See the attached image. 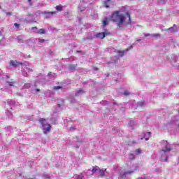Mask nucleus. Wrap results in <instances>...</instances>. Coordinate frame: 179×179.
Listing matches in <instances>:
<instances>
[{"instance_id": "54", "label": "nucleus", "mask_w": 179, "mask_h": 179, "mask_svg": "<svg viewBox=\"0 0 179 179\" xmlns=\"http://www.w3.org/2000/svg\"><path fill=\"white\" fill-rule=\"evenodd\" d=\"M178 122H175L176 125H178V124H177Z\"/></svg>"}, {"instance_id": "27", "label": "nucleus", "mask_w": 179, "mask_h": 179, "mask_svg": "<svg viewBox=\"0 0 179 179\" xmlns=\"http://www.w3.org/2000/svg\"><path fill=\"white\" fill-rule=\"evenodd\" d=\"M43 179H51V177L50 175H43Z\"/></svg>"}, {"instance_id": "29", "label": "nucleus", "mask_w": 179, "mask_h": 179, "mask_svg": "<svg viewBox=\"0 0 179 179\" xmlns=\"http://www.w3.org/2000/svg\"><path fill=\"white\" fill-rule=\"evenodd\" d=\"M7 83H8L9 86H13V85H15V81H8Z\"/></svg>"}, {"instance_id": "42", "label": "nucleus", "mask_w": 179, "mask_h": 179, "mask_svg": "<svg viewBox=\"0 0 179 179\" xmlns=\"http://www.w3.org/2000/svg\"><path fill=\"white\" fill-rule=\"evenodd\" d=\"M54 75H55V74L52 75L51 73H48V76L54 77Z\"/></svg>"}, {"instance_id": "55", "label": "nucleus", "mask_w": 179, "mask_h": 179, "mask_svg": "<svg viewBox=\"0 0 179 179\" xmlns=\"http://www.w3.org/2000/svg\"><path fill=\"white\" fill-rule=\"evenodd\" d=\"M28 2H31V0H28Z\"/></svg>"}, {"instance_id": "36", "label": "nucleus", "mask_w": 179, "mask_h": 179, "mask_svg": "<svg viewBox=\"0 0 179 179\" xmlns=\"http://www.w3.org/2000/svg\"><path fill=\"white\" fill-rule=\"evenodd\" d=\"M26 70L27 71V72H33V70L29 67H26Z\"/></svg>"}, {"instance_id": "22", "label": "nucleus", "mask_w": 179, "mask_h": 179, "mask_svg": "<svg viewBox=\"0 0 179 179\" xmlns=\"http://www.w3.org/2000/svg\"><path fill=\"white\" fill-rule=\"evenodd\" d=\"M17 38H18V43H23V38H24L23 36H20L17 37Z\"/></svg>"}, {"instance_id": "6", "label": "nucleus", "mask_w": 179, "mask_h": 179, "mask_svg": "<svg viewBox=\"0 0 179 179\" xmlns=\"http://www.w3.org/2000/svg\"><path fill=\"white\" fill-rule=\"evenodd\" d=\"M92 174H94V173H96L99 177H103L106 173V169H100L99 166H96L92 169Z\"/></svg>"}, {"instance_id": "50", "label": "nucleus", "mask_w": 179, "mask_h": 179, "mask_svg": "<svg viewBox=\"0 0 179 179\" xmlns=\"http://www.w3.org/2000/svg\"><path fill=\"white\" fill-rule=\"evenodd\" d=\"M83 2H85V1H82V3H81V6H83Z\"/></svg>"}, {"instance_id": "53", "label": "nucleus", "mask_w": 179, "mask_h": 179, "mask_svg": "<svg viewBox=\"0 0 179 179\" xmlns=\"http://www.w3.org/2000/svg\"><path fill=\"white\" fill-rule=\"evenodd\" d=\"M76 52H82V51H80V50H78V51H77Z\"/></svg>"}, {"instance_id": "4", "label": "nucleus", "mask_w": 179, "mask_h": 179, "mask_svg": "<svg viewBox=\"0 0 179 179\" xmlns=\"http://www.w3.org/2000/svg\"><path fill=\"white\" fill-rule=\"evenodd\" d=\"M136 170H138V169L128 171H126L124 170H120L118 179H127V177H128V176H131V174H132V173H134V171H135Z\"/></svg>"}, {"instance_id": "51", "label": "nucleus", "mask_w": 179, "mask_h": 179, "mask_svg": "<svg viewBox=\"0 0 179 179\" xmlns=\"http://www.w3.org/2000/svg\"><path fill=\"white\" fill-rule=\"evenodd\" d=\"M32 29H35L36 30H37L36 27H32Z\"/></svg>"}, {"instance_id": "7", "label": "nucleus", "mask_w": 179, "mask_h": 179, "mask_svg": "<svg viewBox=\"0 0 179 179\" xmlns=\"http://www.w3.org/2000/svg\"><path fill=\"white\" fill-rule=\"evenodd\" d=\"M41 15H45V19H50L52 16H54L57 12H51V11H43L41 13Z\"/></svg>"}, {"instance_id": "12", "label": "nucleus", "mask_w": 179, "mask_h": 179, "mask_svg": "<svg viewBox=\"0 0 179 179\" xmlns=\"http://www.w3.org/2000/svg\"><path fill=\"white\" fill-rule=\"evenodd\" d=\"M76 66H77L76 64H71L69 66V71H71V72L75 71V69H76Z\"/></svg>"}, {"instance_id": "37", "label": "nucleus", "mask_w": 179, "mask_h": 179, "mask_svg": "<svg viewBox=\"0 0 179 179\" xmlns=\"http://www.w3.org/2000/svg\"><path fill=\"white\" fill-rule=\"evenodd\" d=\"M102 104H103V106H107V104H108V101H102Z\"/></svg>"}, {"instance_id": "52", "label": "nucleus", "mask_w": 179, "mask_h": 179, "mask_svg": "<svg viewBox=\"0 0 179 179\" xmlns=\"http://www.w3.org/2000/svg\"><path fill=\"white\" fill-rule=\"evenodd\" d=\"M137 41H142V40L141 39H138V40H137Z\"/></svg>"}, {"instance_id": "58", "label": "nucleus", "mask_w": 179, "mask_h": 179, "mask_svg": "<svg viewBox=\"0 0 179 179\" xmlns=\"http://www.w3.org/2000/svg\"><path fill=\"white\" fill-rule=\"evenodd\" d=\"M78 142H82V141H78Z\"/></svg>"}, {"instance_id": "14", "label": "nucleus", "mask_w": 179, "mask_h": 179, "mask_svg": "<svg viewBox=\"0 0 179 179\" xmlns=\"http://www.w3.org/2000/svg\"><path fill=\"white\" fill-rule=\"evenodd\" d=\"M83 93H85V91H84V90H79L78 91H77V92H76L75 96H82V94H83Z\"/></svg>"}, {"instance_id": "47", "label": "nucleus", "mask_w": 179, "mask_h": 179, "mask_svg": "<svg viewBox=\"0 0 179 179\" xmlns=\"http://www.w3.org/2000/svg\"><path fill=\"white\" fill-rule=\"evenodd\" d=\"M35 92H40V89H36Z\"/></svg>"}, {"instance_id": "11", "label": "nucleus", "mask_w": 179, "mask_h": 179, "mask_svg": "<svg viewBox=\"0 0 179 179\" xmlns=\"http://www.w3.org/2000/svg\"><path fill=\"white\" fill-rule=\"evenodd\" d=\"M38 83L40 84H44L45 83V78H39L36 83H35V86H37V85H38Z\"/></svg>"}, {"instance_id": "33", "label": "nucleus", "mask_w": 179, "mask_h": 179, "mask_svg": "<svg viewBox=\"0 0 179 179\" xmlns=\"http://www.w3.org/2000/svg\"><path fill=\"white\" fill-rule=\"evenodd\" d=\"M118 53H119V57H124V52L118 51Z\"/></svg>"}, {"instance_id": "44", "label": "nucleus", "mask_w": 179, "mask_h": 179, "mask_svg": "<svg viewBox=\"0 0 179 179\" xmlns=\"http://www.w3.org/2000/svg\"><path fill=\"white\" fill-rule=\"evenodd\" d=\"M129 157H130V159H134V155L131 154V155H129Z\"/></svg>"}, {"instance_id": "10", "label": "nucleus", "mask_w": 179, "mask_h": 179, "mask_svg": "<svg viewBox=\"0 0 179 179\" xmlns=\"http://www.w3.org/2000/svg\"><path fill=\"white\" fill-rule=\"evenodd\" d=\"M7 103V106H8L9 107H10V110H12V106H15V101L14 100L12 99H8L6 101Z\"/></svg>"}, {"instance_id": "30", "label": "nucleus", "mask_w": 179, "mask_h": 179, "mask_svg": "<svg viewBox=\"0 0 179 179\" xmlns=\"http://www.w3.org/2000/svg\"><path fill=\"white\" fill-rule=\"evenodd\" d=\"M23 76H27V71L26 70H22Z\"/></svg>"}, {"instance_id": "41", "label": "nucleus", "mask_w": 179, "mask_h": 179, "mask_svg": "<svg viewBox=\"0 0 179 179\" xmlns=\"http://www.w3.org/2000/svg\"><path fill=\"white\" fill-rule=\"evenodd\" d=\"M6 15H9V16H11L12 13L6 12Z\"/></svg>"}, {"instance_id": "5", "label": "nucleus", "mask_w": 179, "mask_h": 179, "mask_svg": "<svg viewBox=\"0 0 179 179\" xmlns=\"http://www.w3.org/2000/svg\"><path fill=\"white\" fill-rule=\"evenodd\" d=\"M108 34H110V33L108 32H100L98 34L94 33L92 34L90 36H88L87 38L92 40V38H104V37H106V36H108Z\"/></svg>"}, {"instance_id": "56", "label": "nucleus", "mask_w": 179, "mask_h": 179, "mask_svg": "<svg viewBox=\"0 0 179 179\" xmlns=\"http://www.w3.org/2000/svg\"><path fill=\"white\" fill-rule=\"evenodd\" d=\"M29 17H31V15H29Z\"/></svg>"}, {"instance_id": "9", "label": "nucleus", "mask_w": 179, "mask_h": 179, "mask_svg": "<svg viewBox=\"0 0 179 179\" xmlns=\"http://www.w3.org/2000/svg\"><path fill=\"white\" fill-rule=\"evenodd\" d=\"M10 66H18V65H24V64L20 62H17V61H13V60H10L9 62Z\"/></svg>"}, {"instance_id": "1", "label": "nucleus", "mask_w": 179, "mask_h": 179, "mask_svg": "<svg viewBox=\"0 0 179 179\" xmlns=\"http://www.w3.org/2000/svg\"><path fill=\"white\" fill-rule=\"evenodd\" d=\"M111 20L117 23L118 27H122V24H131V14L126 13L120 14V11H115L111 15Z\"/></svg>"}, {"instance_id": "18", "label": "nucleus", "mask_w": 179, "mask_h": 179, "mask_svg": "<svg viewBox=\"0 0 179 179\" xmlns=\"http://www.w3.org/2000/svg\"><path fill=\"white\" fill-rule=\"evenodd\" d=\"M146 104V102L145 101H139L137 103L138 107H143Z\"/></svg>"}, {"instance_id": "35", "label": "nucleus", "mask_w": 179, "mask_h": 179, "mask_svg": "<svg viewBox=\"0 0 179 179\" xmlns=\"http://www.w3.org/2000/svg\"><path fill=\"white\" fill-rule=\"evenodd\" d=\"M14 26H15V27H16L17 29H19V27H20V24H18V23H15V24H14Z\"/></svg>"}, {"instance_id": "39", "label": "nucleus", "mask_w": 179, "mask_h": 179, "mask_svg": "<svg viewBox=\"0 0 179 179\" xmlns=\"http://www.w3.org/2000/svg\"><path fill=\"white\" fill-rule=\"evenodd\" d=\"M139 153H141V150L139 149L136 150V155H139Z\"/></svg>"}, {"instance_id": "38", "label": "nucleus", "mask_w": 179, "mask_h": 179, "mask_svg": "<svg viewBox=\"0 0 179 179\" xmlns=\"http://www.w3.org/2000/svg\"><path fill=\"white\" fill-rule=\"evenodd\" d=\"M79 8L80 9V11H81V12H83V10H85V9H86V8H85V7H80V6H79Z\"/></svg>"}, {"instance_id": "26", "label": "nucleus", "mask_w": 179, "mask_h": 179, "mask_svg": "<svg viewBox=\"0 0 179 179\" xmlns=\"http://www.w3.org/2000/svg\"><path fill=\"white\" fill-rule=\"evenodd\" d=\"M54 90H59V89H62V86H55L53 87Z\"/></svg>"}, {"instance_id": "20", "label": "nucleus", "mask_w": 179, "mask_h": 179, "mask_svg": "<svg viewBox=\"0 0 179 179\" xmlns=\"http://www.w3.org/2000/svg\"><path fill=\"white\" fill-rule=\"evenodd\" d=\"M38 33L39 34H45V30H44V29H41L38 30Z\"/></svg>"}, {"instance_id": "3", "label": "nucleus", "mask_w": 179, "mask_h": 179, "mask_svg": "<svg viewBox=\"0 0 179 179\" xmlns=\"http://www.w3.org/2000/svg\"><path fill=\"white\" fill-rule=\"evenodd\" d=\"M39 122L41 124L43 134L46 135V134H48L51 131V124H48L45 119L41 118Z\"/></svg>"}, {"instance_id": "32", "label": "nucleus", "mask_w": 179, "mask_h": 179, "mask_svg": "<svg viewBox=\"0 0 179 179\" xmlns=\"http://www.w3.org/2000/svg\"><path fill=\"white\" fill-rule=\"evenodd\" d=\"M143 35L145 37H152V34H150L144 33Z\"/></svg>"}, {"instance_id": "28", "label": "nucleus", "mask_w": 179, "mask_h": 179, "mask_svg": "<svg viewBox=\"0 0 179 179\" xmlns=\"http://www.w3.org/2000/svg\"><path fill=\"white\" fill-rule=\"evenodd\" d=\"M129 94H131V92H129V91L125 90V91L124 92V96H129Z\"/></svg>"}, {"instance_id": "8", "label": "nucleus", "mask_w": 179, "mask_h": 179, "mask_svg": "<svg viewBox=\"0 0 179 179\" xmlns=\"http://www.w3.org/2000/svg\"><path fill=\"white\" fill-rule=\"evenodd\" d=\"M164 31H169L170 33H177L178 31V28L176 27V24H173V27H171L169 29H164Z\"/></svg>"}, {"instance_id": "34", "label": "nucleus", "mask_w": 179, "mask_h": 179, "mask_svg": "<svg viewBox=\"0 0 179 179\" xmlns=\"http://www.w3.org/2000/svg\"><path fill=\"white\" fill-rule=\"evenodd\" d=\"M83 178V176L82 175H78L76 176V179H82Z\"/></svg>"}, {"instance_id": "16", "label": "nucleus", "mask_w": 179, "mask_h": 179, "mask_svg": "<svg viewBox=\"0 0 179 179\" xmlns=\"http://www.w3.org/2000/svg\"><path fill=\"white\" fill-rule=\"evenodd\" d=\"M150 135H152V132H147L145 134V141H149V138H150Z\"/></svg>"}, {"instance_id": "2", "label": "nucleus", "mask_w": 179, "mask_h": 179, "mask_svg": "<svg viewBox=\"0 0 179 179\" xmlns=\"http://www.w3.org/2000/svg\"><path fill=\"white\" fill-rule=\"evenodd\" d=\"M161 145L162 146V150L159 152V155H161V160L162 162H167L169 159L167 155H169V152L171 150V146L167 141H162Z\"/></svg>"}, {"instance_id": "49", "label": "nucleus", "mask_w": 179, "mask_h": 179, "mask_svg": "<svg viewBox=\"0 0 179 179\" xmlns=\"http://www.w3.org/2000/svg\"><path fill=\"white\" fill-rule=\"evenodd\" d=\"M134 45H135L134 43H133L131 45V48H132L134 47Z\"/></svg>"}, {"instance_id": "19", "label": "nucleus", "mask_w": 179, "mask_h": 179, "mask_svg": "<svg viewBox=\"0 0 179 179\" xmlns=\"http://www.w3.org/2000/svg\"><path fill=\"white\" fill-rule=\"evenodd\" d=\"M56 10H57V12H61V10H62V5L57 6Z\"/></svg>"}, {"instance_id": "60", "label": "nucleus", "mask_w": 179, "mask_h": 179, "mask_svg": "<svg viewBox=\"0 0 179 179\" xmlns=\"http://www.w3.org/2000/svg\"><path fill=\"white\" fill-rule=\"evenodd\" d=\"M0 35H1V32H0Z\"/></svg>"}, {"instance_id": "45", "label": "nucleus", "mask_w": 179, "mask_h": 179, "mask_svg": "<svg viewBox=\"0 0 179 179\" xmlns=\"http://www.w3.org/2000/svg\"><path fill=\"white\" fill-rule=\"evenodd\" d=\"M121 110H122V111H125V108L122 107V108H121Z\"/></svg>"}, {"instance_id": "25", "label": "nucleus", "mask_w": 179, "mask_h": 179, "mask_svg": "<svg viewBox=\"0 0 179 179\" xmlns=\"http://www.w3.org/2000/svg\"><path fill=\"white\" fill-rule=\"evenodd\" d=\"M30 86H31V85L30 83H26L24 85V89H29V87H30Z\"/></svg>"}, {"instance_id": "15", "label": "nucleus", "mask_w": 179, "mask_h": 179, "mask_svg": "<svg viewBox=\"0 0 179 179\" xmlns=\"http://www.w3.org/2000/svg\"><path fill=\"white\" fill-rule=\"evenodd\" d=\"M129 127H131V128H134V127H135L136 125V122L135 121L131 120L129 123H128Z\"/></svg>"}, {"instance_id": "17", "label": "nucleus", "mask_w": 179, "mask_h": 179, "mask_svg": "<svg viewBox=\"0 0 179 179\" xmlns=\"http://www.w3.org/2000/svg\"><path fill=\"white\" fill-rule=\"evenodd\" d=\"M110 2H111V0H106V1H103L104 6H106V8H110V6H108Z\"/></svg>"}, {"instance_id": "43", "label": "nucleus", "mask_w": 179, "mask_h": 179, "mask_svg": "<svg viewBox=\"0 0 179 179\" xmlns=\"http://www.w3.org/2000/svg\"><path fill=\"white\" fill-rule=\"evenodd\" d=\"M117 106H118V107H120V106H125V103L118 104Z\"/></svg>"}, {"instance_id": "23", "label": "nucleus", "mask_w": 179, "mask_h": 179, "mask_svg": "<svg viewBox=\"0 0 179 179\" xmlns=\"http://www.w3.org/2000/svg\"><path fill=\"white\" fill-rule=\"evenodd\" d=\"M159 3H161V5H164L166 2H167V0H158Z\"/></svg>"}, {"instance_id": "24", "label": "nucleus", "mask_w": 179, "mask_h": 179, "mask_svg": "<svg viewBox=\"0 0 179 179\" xmlns=\"http://www.w3.org/2000/svg\"><path fill=\"white\" fill-rule=\"evenodd\" d=\"M36 40L38 41V43H40V44H43V43L45 41V40L41 38H37Z\"/></svg>"}, {"instance_id": "40", "label": "nucleus", "mask_w": 179, "mask_h": 179, "mask_svg": "<svg viewBox=\"0 0 179 179\" xmlns=\"http://www.w3.org/2000/svg\"><path fill=\"white\" fill-rule=\"evenodd\" d=\"M137 179H148V177L143 176H141V178H138Z\"/></svg>"}, {"instance_id": "57", "label": "nucleus", "mask_w": 179, "mask_h": 179, "mask_svg": "<svg viewBox=\"0 0 179 179\" xmlns=\"http://www.w3.org/2000/svg\"><path fill=\"white\" fill-rule=\"evenodd\" d=\"M126 51H128V49H127Z\"/></svg>"}, {"instance_id": "13", "label": "nucleus", "mask_w": 179, "mask_h": 179, "mask_svg": "<svg viewBox=\"0 0 179 179\" xmlns=\"http://www.w3.org/2000/svg\"><path fill=\"white\" fill-rule=\"evenodd\" d=\"M103 24V27H106L107 26V24H108V19H107V17H105L102 22Z\"/></svg>"}, {"instance_id": "31", "label": "nucleus", "mask_w": 179, "mask_h": 179, "mask_svg": "<svg viewBox=\"0 0 179 179\" xmlns=\"http://www.w3.org/2000/svg\"><path fill=\"white\" fill-rule=\"evenodd\" d=\"M75 129H76V127H71L69 128V131H71V132H73V131H75Z\"/></svg>"}, {"instance_id": "59", "label": "nucleus", "mask_w": 179, "mask_h": 179, "mask_svg": "<svg viewBox=\"0 0 179 179\" xmlns=\"http://www.w3.org/2000/svg\"><path fill=\"white\" fill-rule=\"evenodd\" d=\"M0 9H1V6H0Z\"/></svg>"}, {"instance_id": "46", "label": "nucleus", "mask_w": 179, "mask_h": 179, "mask_svg": "<svg viewBox=\"0 0 179 179\" xmlns=\"http://www.w3.org/2000/svg\"><path fill=\"white\" fill-rule=\"evenodd\" d=\"M94 69V71H99V68H97V67H95Z\"/></svg>"}, {"instance_id": "21", "label": "nucleus", "mask_w": 179, "mask_h": 179, "mask_svg": "<svg viewBox=\"0 0 179 179\" xmlns=\"http://www.w3.org/2000/svg\"><path fill=\"white\" fill-rule=\"evenodd\" d=\"M151 37H155V38H158V37H160V34H151Z\"/></svg>"}, {"instance_id": "48", "label": "nucleus", "mask_w": 179, "mask_h": 179, "mask_svg": "<svg viewBox=\"0 0 179 179\" xmlns=\"http://www.w3.org/2000/svg\"><path fill=\"white\" fill-rule=\"evenodd\" d=\"M117 102H113V106H117Z\"/></svg>"}]
</instances>
